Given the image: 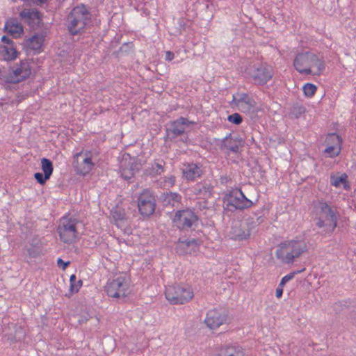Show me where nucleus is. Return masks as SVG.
<instances>
[{
	"instance_id": "31",
	"label": "nucleus",
	"mask_w": 356,
	"mask_h": 356,
	"mask_svg": "<svg viewBox=\"0 0 356 356\" xmlns=\"http://www.w3.org/2000/svg\"><path fill=\"white\" fill-rule=\"evenodd\" d=\"M43 40L42 35L35 34L29 39V46L32 49L38 50L41 47Z\"/></svg>"
},
{
	"instance_id": "22",
	"label": "nucleus",
	"mask_w": 356,
	"mask_h": 356,
	"mask_svg": "<svg viewBox=\"0 0 356 356\" xmlns=\"http://www.w3.org/2000/svg\"><path fill=\"white\" fill-rule=\"evenodd\" d=\"M181 197L177 193L165 192L160 195L159 200L163 203V206L175 207L181 201Z\"/></svg>"
},
{
	"instance_id": "30",
	"label": "nucleus",
	"mask_w": 356,
	"mask_h": 356,
	"mask_svg": "<svg viewBox=\"0 0 356 356\" xmlns=\"http://www.w3.org/2000/svg\"><path fill=\"white\" fill-rule=\"evenodd\" d=\"M90 322L94 326H97L99 324V320L96 316H90L88 312H85L79 316L78 323L79 325Z\"/></svg>"
},
{
	"instance_id": "19",
	"label": "nucleus",
	"mask_w": 356,
	"mask_h": 356,
	"mask_svg": "<svg viewBox=\"0 0 356 356\" xmlns=\"http://www.w3.org/2000/svg\"><path fill=\"white\" fill-rule=\"evenodd\" d=\"M183 175L188 181H194L202 175V170L196 163H191L185 165L183 169Z\"/></svg>"
},
{
	"instance_id": "18",
	"label": "nucleus",
	"mask_w": 356,
	"mask_h": 356,
	"mask_svg": "<svg viewBox=\"0 0 356 356\" xmlns=\"http://www.w3.org/2000/svg\"><path fill=\"white\" fill-rule=\"evenodd\" d=\"M251 233L244 223H235L231 228V238L235 241H243L250 238Z\"/></svg>"
},
{
	"instance_id": "1",
	"label": "nucleus",
	"mask_w": 356,
	"mask_h": 356,
	"mask_svg": "<svg viewBox=\"0 0 356 356\" xmlns=\"http://www.w3.org/2000/svg\"><path fill=\"white\" fill-rule=\"evenodd\" d=\"M314 220L318 228H323L322 235L331 234L337 226V217L334 211L327 202L319 201L314 206Z\"/></svg>"
},
{
	"instance_id": "3",
	"label": "nucleus",
	"mask_w": 356,
	"mask_h": 356,
	"mask_svg": "<svg viewBox=\"0 0 356 356\" xmlns=\"http://www.w3.org/2000/svg\"><path fill=\"white\" fill-rule=\"evenodd\" d=\"M293 66L304 74H319L325 69L323 61L310 51L298 53L294 58Z\"/></svg>"
},
{
	"instance_id": "26",
	"label": "nucleus",
	"mask_w": 356,
	"mask_h": 356,
	"mask_svg": "<svg viewBox=\"0 0 356 356\" xmlns=\"http://www.w3.org/2000/svg\"><path fill=\"white\" fill-rule=\"evenodd\" d=\"M1 54L4 60H12L17 57L18 52L14 46H3Z\"/></svg>"
},
{
	"instance_id": "36",
	"label": "nucleus",
	"mask_w": 356,
	"mask_h": 356,
	"mask_svg": "<svg viewBox=\"0 0 356 356\" xmlns=\"http://www.w3.org/2000/svg\"><path fill=\"white\" fill-rule=\"evenodd\" d=\"M142 161L138 158L130 159L128 165L135 172H137L140 170L142 167Z\"/></svg>"
},
{
	"instance_id": "34",
	"label": "nucleus",
	"mask_w": 356,
	"mask_h": 356,
	"mask_svg": "<svg viewBox=\"0 0 356 356\" xmlns=\"http://www.w3.org/2000/svg\"><path fill=\"white\" fill-rule=\"evenodd\" d=\"M260 217H258L257 220H254V218H248L245 219V221L244 223L245 225H247L248 229L250 233L252 232V231L260 224H261V219L259 218Z\"/></svg>"
},
{
	"instance_id": "49",
	"label": "nucleus",
	"mask_w": 356,
	"mask_h": 356,
	"mask_svg": "<svg viewBox=\"0 0 356 356\" xmlns=\"http://www.w3.org/2000/svg\"><path fill=\"white\" fill-rule=\"evenodd\" d=\"M165 181V183L168 184V186H172L175 184V177H168Z\"/></svg>"
},
{
	"instance_id": "51",
	"label": "nucleus",
	"mask_w": 356,
	"mask_h": 356,
	"mask_svg": "<svg viewBox=\"0 0 356 356\" xmlns=\"http://www.w3.org/2000/svg\"><path fill=\"white\" fill-rule=\"evenodd\" d=\"M297 108L300 114L304 113L305 111V108L303 106H298Z\"/></svg>"
},
{
	"instance_id": "27",
	"label": "nucleus",
	"mask_w": 356,
	"mask_h": 356,
	"mask_svg": "<svg viewBox=\"0 0 356 356\" xmlns=\"http://www.w3.org/2000/svg\"><path fill=\"white\" fill-rule=\"evenodd\" d=\"M347 179L348 176L345 173L342 174L341 176L332 175L330 176V182L332 185L336 187H340L343 185V188H346L348 187Z\"/></svg>"
},
{
	"instance_id": "23",
	"label": "nucleus",
	"mask_w": 356,
	"mask_h": 356,
	"mask_svg": "<svg viewBox=\"0 0 356 356\" xmlns=\"http://www.w3.org/2000/svg\"><path fill=\"white\" fill-rule=\"evenodd\" d=\"M5 30L15 38H18L23 33L22 26L16 19H10L6 22Z\"/></svg>"
},
{
	"instance_id": "50",
	"label": "nucleus",
	"mask_w": 356,
	"mask_h": 356,
	"mask_svg": "<svg viewBox=\"0 0 356 356\" xmlns=\"http://www.w3.org/2000/svg\"><path fill=\"white\" fill-rule=\"evenodd\" d=\"M350 318L356 323V310H353V312H351L350 314Z\"/></svg>"
},
{
	"instance_id": "29",
	"label": "nucleus",
	"mask_w": 356,
	"mask_h": 356,
	"mask_svg": "<svg viewBox=\"0 0 356 356\" xmlns=\"http://www.w3.org/2000/svg\"><path fill=\"white\" fill-rule=\"evenodd\" d=\"M255 106L256 102L252 97H250L248 100L245 102L243 101V103L236 105L238 110L243 113H250L251 111H252Z\"/></svg>"
},
{
	"instance_id": "32",
	"label": "nucleus",
	"mask_w": 356,
	"mask_h": 356,
	"mask_svg": "<svg viewBox=\"0 0 356 356\" xmlns=\"http://www.w3.org/2000/svg\"><path fill=\"white\" fill-rule=\"evenodd\" d=\"M126 161H122L120 165V172L122 177L126 180H130L134 177L136 172L129 166L126 167Z\"/></svg>"
},
{
	"instance_id": "2",
	"label": "nucleus",
	"mask_w": 356,
	"mask_h": 356,
	"mask_svg": "<svg viewBox=\"0 0 356 356\" xmlns=\"http://www.w3.org/2000/svg\"><path fill=\"white\" fill-rule=\"evenodd\" d=\"M90 19L91 14L84 4L75 6L66 19V26L69 33L72 35L83 33L86 26Z\"/></svg>"
},
{
	"instance_id": "8",
	"label": "nucleus",
	"mask_w": 356,
	"mask_h": 356,
	"mask_svg": "<svg viewBox=\"0 0 356 356\" xmlns=\"http://www.w3.org/2000/svg\"><path fill=\"white\" fill-rule=\"evenodd\" d=\"M31 74V67L29 60H22L10 67L6 81L10 83H18L28 79Z\"/></svg>"
},
{
	"instance_id": "44",
	"label": "nucleus",
	"mask_w": 356,
	"mask_h": 356,
	"mask_svg": "<svg viewBox=\"0 0 356 356\" xmlns=\"http://www.w3.org/2000/svg\"><path fill=\"white\" fill-rule=\"evenodd\" d=\"M27 253L30 258H36L39 256L40 251L36 247L31 246L27 249Z\"/></svg>"
},
{
	"instance_id": "41",
	"label": "nucleus",
	"mask_w": 356,
	"mask_h": 356,
	"mask_svg": "<svg viewBox=\"0 0 356 356\" xmlns=\"http://www.w3.org/2000/svg\"><path fill=\"white\" fill-rule=\"evenodd\" d=\"M305 269H302V270L297 271V272L294 271V272H292V273L285 275L284 277H283L282 279L281 280L280 284H279L280 286H283L287 282L292 280L296 274H297L298 273L302 272Z\"/></svg>"
},
{
	"instance_id": "17",
	"label": "nucleus",
	"mask_w": 356,
	"mask_h": 356,
	"mask_svg": "<svg viewBox=\"0 0 356 356\" xmlns=\"http://www.w3.org/2000/svg\"><path fill=\"white\" fill-rule=\"evenodd\" d=\"M325 142L329 145V146L325 148L324 152L327 154L328 156L331 158L338 156L341 149V138L337 134H330L327 136Z\"/></svg>"
},
{
	"instance_id": "48",
	"label": "nucleus",
	"mask_w": 356,
	"mask_h": 356,
	"mask_svg": "<svg viewBox=\"0 0 356 356\" xmlns=\"http://www.w3.org/2000/svg\"><path fill=\"white\" fill-rule=\"evenodd\" d=\"M174 54L172 51H167L165 54V60L170 61L174 58Z\"/></svg>"
},
{
	"instance_id": "14",
	"label": "nucleus",
	"mask_w": 356,
	"mask_h": 356,
	"mask_svg": "<svg viewBox=\"0 0 356 356\" xmlns=\"http://www.w3.org/2000/svg\"><path fill=\"white\" fill-rule=\"evenodd\" d=\"M227 321L228 316L225 311L214 309L207 312L204 323L209 328L213 330L227 323Z\"/></svg>"
},
{
	"instance_id": "43",
	"label": "nucleus",
	"mask_w": 356,
	"mask_h": 356,
	"mask_svg": "<svg viewBox=\"0 0 356 356\" xmlns=\"http://www.w3.org/2000/svg\"><path fill=\"white\" fill-rule=\"evenodd\" d=\"M264 211H265L264 208H261L259 210L252 212V215L250 216L248 218H254V220H257V218L258 217H261L260 218L261 219V223H262L264 220Z\"/></svg>"
},
{
	"instance_id": "12",
	"label": "nucleus",
	"mask_w": 356,
	"mask_h": 356,
	"mask_svg": "<svg viewBox=\"0 0 356 356\" xmlns=\"http://www.w3.org/2000/svg\"><path fill=\"white\" fill-rule=\"evenodd\" d=\"M129 282L124 276H119L110 281L105 286L108 296L113 298L125 297L129 289Z\"/></svg>"
},
{
	"instance_id": "11",
	"label": "nucleus",
	"mask_w": 356,
	"mask_h": 356,
	"mask_svg": "<svg viewBox=\"0 0 356 356\" xmlns=\"http://www.w3.org/2000/svg\"><path fill=\"white\" fill-rule=\"evenodd\" d=\"M252 205L253 202L245 197L241 189L232 191L227 197V209L231 211L243 210Z\"/></svg>"
},
{
	"instance_id": "25",
	"label": "nucleus",
	"mask_w": 356,
	"mask_h": 356,
	"mask_svg": "<svg viewBox=\"0 0 356 356\" xmlns=\"http://www.w3.org/2000/svg\"><path fill=\"white\" fill-rule=\"evenodd\" d=\"M212 191L213 186L207 181L199 183L194 187V192L196 195H203L205 197H210Z\"/></svg>"
},
{
	"instance_id": "20",
	"label": "nucleus",
	"mask_w": 356,
	"mask_h": 356,
	"mask_svg": "<svg viewBox=\"0 0 356 356\" xmlns=\"http://www.w3.org/2000/svg\"><path fill=\"white\" fill-rule=\"evenodd\" d=\"M197 245V240L195 238L183 241L179 240L175 247L176 252L179 254L191 253Z\"/></svg>"
},
{
	"instance_id": "46",
	"label": "nucleus",
	"mask_w": 356,
	"mask_h": 356,
	"mask_svg": "<svg viewBox=\"0 0 356 356\" xmlns=\"http://www.w3.org/2000/svg\"><path fill=\"white\" fill-rule=\"evenodd\" d=\"M1 41L3 43L7 44L8 46H14L13 41L6 35H3L1 37Z\"/></svg>"
},
{
	"instance_id": "42",
	"label": "nucleus",
	"mask_w": 356,
	"mask_h": 356,
	"mask_svg": "<svg viewBox=\"0 0 356 356\" xmlns=\"http://www.w3.org/2000/svg\"><path fill=\"white\" fill-rule=\"evenodd\" d=\"M238 98L235 97L234 96L233 97V102H234L236 106L243 103V101L245 102L251 97L246 93L238 94Z\"/></svg>"
},
{
	"instance_id": "47",
	"label": "nucleus",
	"mask_w": 356,
	"mask_h": 356,
	"mask_svg": "<svg viewBox=\"0 0 356 356\" xmlns=\"http://www.w3.org/2000/svg\"><path fill=\"white\" fill-rule=\"evenodd\" d=\"M283 286H280V285L278 286V287L276 289V297L277 298H280L282 296V293H283V289H282Z\"/></svg>"
},
{
	"instance_id": "40",
	"label": "nucleus",
	"mask_w": 356,
	"mask_h": 356,
	"mask_svg": "<svg viewBox=\"0 0 356 356\" xmlns=\"http://www.w3.org/2000/svg\"><path fill=\"white\" fill-rule=\"evenodd\" d=\"M34 177L37 180V181L41 185H44L46 183V181L50 178L49 176H47L44 173L41 172L35 173Z\"/></svg>"
},
{
	"instance_id": "38",
	"label": "nucleus",
	"mask_w": 356,
	"mask_h": 356,
	"mask_svg": "<svg viewBox=\"0 0 356 356\" xmlns=\"http://www.w3.org/2000/svg\"><path fill=\"white\" fill-rule=\"evenodd\" d=\"M21 16L23 18H26L28 19H36L40 18V13L38 11H22L21 13Z\"/></svg>"
},
{
	"instance_id": "7",
	"label": "nucleus",
	"mask_w": 356,
	"mask_h": 356,
	"mask_svg": "<svg viewBox=\"0 0 356 356\" xmlns=\"http://www.w3.org/2000/svg\"><path fill=\"white\" fill-rule=\"evenodd\" d=\"M79 220L76 218L63 217L57 228L60 240L67 244L73 243L77 238L76 226Z\"/></svg>"
},
{
	"instance_id": "24",
	"label": "nucleus",
	"mask_w": 356,
	"mask_h": 356,
	"mask_svg": "<svg viewBox=\"0 0 356 356\" xmlns=\"http://www.w3.org/2000/svg\"><path fill=\"white\" fill-rule=\"evenodd\" d=\"M215 356H244L242 349L234 346L222 347Z\"/></svg>"
},
{
	"instance_id": "37",
	"label": "nucleus",
	"mask_w": 356,
	"mask_h": 356,
	"mask_svg": "<svg viewBox=\"0 0 356 356\" xmlns=\"http://www.w3.org/2000/svg\"><path fill=\"white\" fill-rule=\"evenodd\" d=\"M316 91V86L312 83H307L303 86V92L307 97H312Z\"/></svg>"
},
{
	"instance_id": "21",
	"label": "nucleus",
	"mask_w": 356,
	"mask_h": 356,
	"mask_svg": "<svg viewBox=\"0 0 356 356\" xmlns=\"http://www.w3.org/2000/svg\"><path fill=\"white\" fill-rule=\"evenodd\" d=\"M165 162L163 160H154L150 166L144 171V175L151 177H156L164 172Z\"/></svg>"
},
{
	"instance_id": "28",
	"label": "nucleus",
	"mask_w": 356,
	"mask_h": 356,
	"mask_svg": "<svg viewBox=\"0 0 356 356\" xmlns=\"http://www.w3.org/2000/svg\"><path fill=\"white\" fill-rule=\"evenodd\" d=\"M111 215L117 225L119 222H123L127 220V215L124 209L115 207L111 210Z\"/></svg>"
},
{
	"instance_id": "10",
	"label": "nucleus",
	"mask_w": 356,
	"mask_h": 356,
	"mask_svg": "<svg viewBox=\"0 0 356 356\" xmlns=\"http://www.w3.org/2000/svg\"><path fill=\"white\" fill-rule=\"evenodd\" d=\"M138 208L143 217H149L155 211L156 200L149 189H144L138 197Z\"/></svg>"
},
{
	"instance_id": "6",
	"label": "nucleus",
	"mask_w": 356,
	"mask_h": 356,
	"mask_svg": "<svg viewBox=\"0 0 356 356\" xmlns=\"http://www.w3.org/2000/svg\"><path fill=\"white\" fill-rule=\"evenodd\" d=\"M165 295L171 304L183 305L193 298V291L188 285L177 284L166 287Z\"/></svg>"
},
{
	"instance_id": "13",
	"label": "nucleus",
	"mask_w": 356,
	"mask_h": 356,
	"mask_svg": "<svg viewBox=\"0 0 356 356\" xmlns=\"http://www.w3.org/2000/svg\"><path fill=\"white\" fill-rule=\"evenodd\" d=\"M199 220L198 216L191 209L180 210L175 213L173 222L181 229H188Z\"/></svg>"
},
{
	"instance_id": "16",
	"label": "nucleus",
	"mask_w": 356,
	"mask_h": 356,
	"mask_svg": "<svg viewBox=\"0 0 356 356\" xmlns=\"http://www.w3.org/2000/svg\"><path fill=\"white\" fill-rule=\"evenodd\" d=\"M244 146L243 140L238 136H234L231 134L224 138L220 143V149H226L234 154H240Z\"/></svg>"
},
{
	"instance_id": "39",
	"label": "nucleus",
	"mask_w": 356,
	"mask_h": 356,
	"mask_svg": "<svg viewBox=\"0 0 356 356\" xmlns=\"http://www.w3.org/2000/svg\"><path fill=\"white\" fill-rule=\"evenodd\" d=\"M227 120L236 125H238L243 122V118L239 113H235L228 115Z\"/></svg>"
},
{
	"instance_id": "15",
	"label": "nucleus",
	"mask_w": 356,
	"mask_h": 356,
	"mask_svg": "<svg viewBox=\"0 0 356 356\" xmlns=\"http://www.w3.org/2000/svg\"><path fill=\"white\" fill-rule=\"evenodd\" d=\"M72 165L77 175H86L91 171L94 163L90 157L83 156L82 153L79 152L75 154Z\"/></svg>"
},
{
	"instance_id": "5",
	"label": "nucleus",
	"mask_w": 356,
	"mask_h": 356,
	"mask_svg": "<svg viewBox=\"0 0 356 356\" xmlns=\"http://www.w3.org/2000/svg\"><path fill=\"white\" fill-rule=\"evenodd\" d=\"M307 250V245L305 241H291L281 243L276 251V256L284 263L291 264Z\"/></svg>"
},
{
	"instance_id": "4",
	"label": "nucleus",
	"mask_w": 356,
	"mask_h": 356,
	"mask_svg": "<svg viewBox=\"0 0 356 356\" xmlns=\"http://www.w3.org/2000/svg\"><path fill=\"white\" fill-rule=\"evenodd\" d=\"M246 75L252 80L254 84L264 86L270 80L273 76L271 66L259 61H250L245 67Z\"/></svg>"
},
{
	"instance_id": "9",
	"label": "nucleus",
	"mask_w": 356,
	"mask_h": 356,
	"mask_svg": "<svg viewBox=\"0 0 356 356\" xmlns=\"http://www.w3.org/2000/svg\"><path fill=\"white\" fill-rule=\"evenodd\" d=\"M192 122H190L187 118L181 117L179 119L171 121L169 123V127L166 128V139L173 141L178 136H180L181 140L186 142L188 139V136L186 135L185 131L187 127Z\"/></svg>"
},
{
	"instance_id": "33",
	"label": "nucleus",
	"mask_w": 356,
	"mask_h": 356,
	"mask_svg": "<svg viewBox=\"0 0 356 356\" xmlns=\"http://www.w3.org/2000/svg\"><path fill=\"white\" fill-rule=\"evenodd\" d=\"M41 163L43 173L50 177L54 170L52 162L48 159L43 158L41 160Z\"/></svg>"
},
{
	"instance_id": "52",
	"label": "nucleus",
	"mask_w": 356,
	"mask_h": 356,
	"mask_svg": "<svg viewBox=\"0 0 356 356\" xmlns=\"http://www.w3.org/2000/svg\"><path fill=\"white\" fill-rule=\"evenodd\" d=\"M38 1L40 3V4H42V3H44L47 1V0H38Z\"/></svg>"
},
{
	"instance_id": "35",
	"label": "nucleus",
	"mask_w": 356,
	"mask_h": 356,
	"mask_svg": "<svg viewBox=\"0 0 356 356\" xmlns=\"http://www.w3.org/2000/svg\"><path fill=\"white\" fill-rule=\"evenodd\" d=\"M70 289L72 293H76L79 291L80 287L82 285V280H79L76 281V277L75 275H72L70 278Z\"/></svg>"
},
{
	"instance_id": "45",
	"label": "nucleus",
	"mask_w": 356,
	"mask_h": 356,
	"mask_svg": "<svg viewBox=\"0 0 356 356\" xmlns=\"http://www.w3.org/2000/svg\"><path fill=\"white\" fill-rule=\"evenodd\" d=\"M70 261H64L62 259L58 258L57 260V265L63 270H65L66 268L70 265Z\"/></svg>"
}]
</instances>
